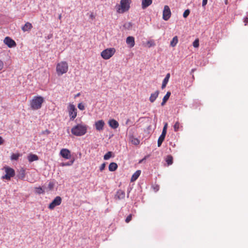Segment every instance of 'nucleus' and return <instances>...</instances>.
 <instances>
[{"mask_svg": "<svg viewBox=\"0 0 248 248\" xmlns=\"http://www.w3.org/2000/svg\"><path fill=\"white\" fill-rule=\"evenodd\" d=\"M88 126L83 124H79L73 126L71 129V133L76 136H81L87 133Z\"/></svg>", "mask_w": 248, "mask_h": 248, "instance_id": "1", "label": "nucleus"}, {"mask_svg": "<svg viewBox=\"0 0 248 248\" xmlns=\"http://www.w3.org/2000/svg\"><path fill=\"white\" fill-rule=\"evenodd\" d=\"M44 102V99L41 96L33 97L30 102V106L32 109L37 110L40 109Z\"/></svg>", "mask_w": 248, "mask_h": 248, "instance_id": "2", "label": "nucleus"}, {"mask_svg": "<svg viewBox=\"0 0 248 248\" xmlns=\"http://www.w3.org/2000/svg\"><path fill=\"white\" fill-rule=\"evenodd\" d=\"M131 2V0H121L120 5L117 6V12L122 14L128 11Z\"/></svg>", "mask_w": 248, "mask_h": 248, "instance_id": "3", "label": "nucleus"}, {"mask_svg": "<svg viewBox=\"0 0 248 248\" xmlns=\"http://www.w3.org/2000/svg\"><path fill=\"white\" fill-rule=\"evenodd\" d=\"M68 70V63L66 62H61L56 66V72L58 76L66 73Z\"/></svg>", "mask_w": 248, "mask_h": 248, "instance_id": "4", "label": "nucleus"}, {"mask_svg": "<svg viewBox=\"0 0 248 248\" xmlns=\"http://www.w3.org/2000/svg\"><path fill=\"white\" fill-rule=\"evenodd\" d=\"M116 50L113 47L107 48L101 53V57L105 60L110 58L115 53Z\"/></svg>", "mask_w": 248, "mask_h": 248, "instance_id": "5", "label": "nucleus"}, {"mask_svg": "<svg viewBox=\"0 0 248 248\" xmlns=\"http://www.w3.org/2000/svg\"><path fill=\"white\" fill-rule=\"evenodd\" d=\"M68 111L71 120H73L77 116V109L73 104H70L68 106Z\"/></svg>", "mask_w": 248, "mask_h": 248, "instance_id": "6", "label": "nucleus"}, {"mask_svg": "<svg viewBox=\"0 0 248 248\" xmlns=\"http://www.w3.org/2000/svg\"><path fill=\"white\" fill-rule=\"evenodd\" d=\"M4 169L6 174L2 177V179L9 180L11 177L15 176V170L13 169L8 167H5Z\"/></svg>", "mask_w": 248, "mask_h": 248, "instance_id": "7", "label": "nucleus"}, {"mask_svg": "<svg viewBox=\"0 0 248 248\" xmlns=\"http://www.w3.org/2000/svg\"><path fill=\"white\" fill-rule=\"evenodd\" d=\"M62 199L61 197L57 196L49 204L48 208L50 210H53L57 206L60 205L62 203Z\"/></svg>", "mask_w": 248, "mask_h": 248, "instance_id": "8", "label": "nucleus"}, {"mask_svg": "<svg viewBox=\"0 0 248 248\" xmlns=\"http://www.w3.org/2000/svg\"><path fill=\"white\" fill-rule=\"evenodd\" d=\"M171 16V11L170 7L168 5H165L163 11V19L167 21Z\"/></svg>", "mask_w": 248, "mask_h": 248, "instance_id": "9", "label": "nucleus"}, {"mask_svg": "<svg viewBox=\"0 0 248 248\" xmlns=\"http://www.w3.org/2000/svg\"><path fill=\"white\" fill-rule=\"evenodd\" d=\"M3 42L10 48L15 47L16 45L15 41L9 37H6L3 40Z\"/></svg>", "mask_w": 248, "mask_h": 248, "instance_id": "10", "label": "nucleus"}, {"mask_svg": "<svg viewBox=\"0 0 248 248\" xmlns=\"http://www.w3.org/2000/svg\"><path fill=\"white\" fill-rule=\"evenodd\" d=\"M60 155L65 159H70L71 157L70 151L67 149H62L60 151Z\"/></svg>", "mask_w": 248, "mask_h": 248, "instance_id": "11", "label": "nucleus"}, {"mask_svg": "<svg viewBox=\"0 0 248 248\" xmlns=\"http://www.w3.org/2000/svg\"><path fill=\"white\" fill-rule=\"evenodd\" d=\"M105 125V122L103 120H101L96 121L95 123V127L96 130L100 131L103 130Z\"/></svg>", "mask_w": 248, "mask_h": 248, "instance_id": "12", "label": "nucleus"}, {"mask_svg": "<svg viewBox=\"0 0 248 248\" xmlns=\"http://www.w3.org/2000/svg\"><path fill=\"white\" fill-rule=\"evenodd\" d=\"M126 43L130 48L134 47L135 45L134 37L133 36H128L126 39Z\"/></svg>", "mask_w": 248, "mask_h": 248, "instance_id": "13", "label": "nucleus"}, {"mask_svg": "<svg viewBox=\"0 0 248 248\" xmlns=\"http://www.w3.org/2000/svg\"><path fill=\"white\" fill-rule=\"evenodd\" d=\"M108 124L113 129H116L119 126L118 122L114 119L110 120L108 121Z\"/></svg>", "mask_w": 248, "mask_h": 248, "instance_id": "14", "label": "nucleus"}, {"mask_svg": "<svg viewBox=\"0 0 248 248\" xmlns=\"http://www.w3.org/2000/svg\"><path fill=\"white\" fill-rule=\"evenodd\" d=\"M115 197L119 200L124 199L125 197L124 191L121 189L118 190Z\"/></svg>", "mask_w": 248, "mask_h": 248, "instance_id": "15", "label": "nucleus"}, {"mask_svg": "<svg viewBox=\"0 0 248 248\" xmlns=\"http://www.w3.org/2000/svg\"><path fill=\"white\" fill-rule=\"evenodd\" d=\"M152 3V0H142L141 6L143 9H146Z\"/></svg>", "mask_w": 248, "mask_h": 248, "instance_id": "16", "label": "nucleus"}, {"mask_svg": "<svg viewBox=\"0 0 248 248\" xmlns=\"http://www.w3.org/2000/svg\"><path fill=\"white\" fill-rule=\"evenodd\" d=\"M159 93L158 91H156L155 93H152L149 98L150 101L152 103L154 102L158 97Z\"/></svg>", "mask_w": 248, "mask_h": 248, "instance_id": "17", "label": "nucleus"}, {"mask_svg": "<svg viewBox=\"0 0 248 248\" xmlns=\"http://www.w3.org/2000/svg\"><path fill=\"white\" fill-rule=\"evenodd\" d=\"M32 28V26L30 22H26L24 26L22 27V30L23 31H30Z\"/></svg>", "mask_w": 248, "mask_h": 248, "instance_id": "18", "label": "nucleus"}, {"mask_svg": "<svg viewBox=\"0 0 248 248\" xmlns=\"http://www.w3.org/2000/svg\"><path fill=\"white\" fill-rule=\"evenodd\" d=\"M170 78V74L168 73L166 75V77L163 80L162 84V86H161L162 89H164L166 87V86Z\"/></svg>", "mask_w": 248, "mask_h": 248, "instance_id": "19", "label": "nucleus"}, {"mask_svg": "<svg viewBox=\"0 0 248 248\" xmlns=\"http://www.w3.org/2000/svg\"><path fill=\"white\" fill-rule=\"evenodd\" d=\"M28 159L30 162H31L34 161L38 160L39 158L37 155L31 154L28 156Z\"/></svg>", "mask_w": 248, "mask_h": 248, "instance_id": "20", "label": "nucleus"}, {"mask_svg": "<svg viewBox=\"0 0 248 248\" xmlns=\"http://www.w3.org/2000/svg\"><path fill=\"white\" fill-rule=\"evenodd\" d=\"M118 165L116 163H110L108 166V170L110 171H114L117 170Z\"/></svg>", "mask_w": 248, "mask_h": 248, "instance_id": "21", "label": "nucleus"}, {"mask_svg": "<svg viewBox=\"0 0 248 248\" xmlns=\"http://www.w3.org/2000/svg\"><path fill=\"white\" fill-rule=\"evenodd\" d=\"M140 170H137L132 176L131 181L132 182L136 181L140 174Z\"/></svg>", "mask_w": 248, "mask_h": 248, "instance_id": "22", "label": "nucleus"}, {"mask_svg": "<svg viewBox=\"0 0 248 248\" xmlns=\"http://www.w3.org/2000/svg\"><path fill=\"white\" fill-rule=\"evenodd\" d=\"M171 94V93L170 92H168L166 95L164 96L163 98L162 102L161 103V106H164L166 102L169 99L170 95Z\"/></svg>", "mask_w": 248, "mask_h": 248, "instance_id": "23", "label": "nucleus"}, {"mask_svg": "<svg viewBox=\"0 0 248 248\" xmlns=\"http://www.w3.org/2000/svg\"><path fill=\"white\" fill-rule=\"evenodd\" d=\"M178 42V39L177 36H174L172 40L170 41V45L172 47H174L176 46Z\"/></svg>", "mask_w": 248, "mask_h": 248, "instance_id": "24", "label": "nucleus"}, {"mask_svg": "<svg viewBox=\"0 0 248 248\" xmlns=\"http://www.w3.org/2000/svg\"><path fill=\"white\" fill-rule=\"evenodd\" d=\"M166 161L168 165H170L173 163V157L171 155L167 156L166 158Z\"/></svg>", "mask_w": 248, "mask_h": 248, "instance_id": "25", "label": "nucleus"}, {"mask_svg": "<svg viewBox=\"0 0 248 248\" xmlns=\"http://www.w3.org/2000/svg\"><path fill=\"white\" fill-rule=\"evenodd\" d=\"M20 156H21V155L19 153L12 154L11 156V159L12 160H17L18 159V158Z\"/></svg>", "mask_w": 248, "mask_h": 248, "instance_id": "26", "label": "nucleus"}, {"mask_svg": "<svg viewBox=\"0 0 248 248\" xmlns=\"http://www.w3.org/2000/svg\"><path fill=\"white\" fill-rule=\"evenodd\" d=\"M165 137L163 136V135H160L157 141V146L158 147H160L163 141L164 140Z\"/></svg>", "mask_w": 248, "mask_h": 248, "instance_id": "27", "label": "nucleus"}, {"mask_svg": "<svg viewBox=\"0 0 248 248\" xmlns=\"http://www.w3.org/2000/svg\"><path fill=\"white\" fill-rule=\"evenodd\" d=\"M25 170H23L20 171L19 175H18V177L19 179L23 180L25 178Z\"/></svg>", "mask_w": 248, "mask_h": 248, "instance_id": "28", "label": "nucleus"}, {"mask_svg": "<svg viewBox=\"0 0 248 248\" xmlns=\"http://www.w3.org/2000/svg\"><path fill=\"white\" fill-rule=\"evenodd\" d=\"M131 141L132 144H133L135 145H139L140 142V140L137 138H133L131 139Z\"/></svg>", "mask_w": 248, "mask_h": 248, "instance_id": "29", "label": "nucleus"}, {"mask_svg": "<svg viewBox=\"0 0 248 248\" xmlns=\"http://www.w3.org/2000/svg\"><path fill=\"white\" fill-rule=\"evenodd\" d=\"M180 124L179 123V122H176L173 125L174 130L175 132L178 131L180 128Z\"/></svg>", "mask_w": 248, "mask_h": 248, "instance_id": "30", "label": "nucleus"}, {"mask_svg": "<svg viewBox=\"0 0 248 248\" xmlns=\"http://www.w3.org/2000/svg\"><path fill=\"white\" fill-rule=\"evenodd\" d=\"M35 192L39 194H43L45 192L44 190L41 187L35 188Z\"/></svg>", "mask_w": 248, "mask_h": 248, "instance_id": "31", "label": "nucleus"}, {"mask_svg": "<svg viewBox=\"0 0 248 248\" xmlns=\"http://www.w3.org/2000/svg\"><path fill=\"white\" fill-rule=\"evenodd\" d=\"M112 155L111 152H108L106 154H105L104 156V159L105 160H108L110 158Z\"/></svg>", "mask_w": 248, "mask_h": 248, "instance_id": "32", "label": "nucleus"}, {"mask_svg": "<svg viewBox=\"0 0 248 248\" xmlns=\"http://www.w3.org/2000/svg\"><path fill=\"white\" fill-rule=\"evenodd\" d=\"M132 26V24L131 22L126 23L124 25V27L127 29H131Z\"/></svg>", "mask_w": 248, "mask_h": 248, "instance_id": "33", "label": "nucleus"}, {"mask_svg": "<svg viewBox=\"0 0 248 248\" xmlns=\"http://www.w3.org/2000/svg\"><path fill=\"white\" fill-rule=\"evenodd\" d=\"M193 46L194 47H198L199 46V41L198 39H196L193 43Z\"/></svg>", "mask_w": 248, "mask_h": 248, "instance_id": "34", "label": "nucleus"}, {"mask_svg": "<svg viewBox=\"0 0 248 248\" xmlns=\"http://www.w3.org/2000/svg\"><path fill=\"white\" fill-rule=\"evenodd\" d=\"M132 214H130L127 217L125 220L126 223H128L132 220Z\"/></svg>", "mask_w": 248, "mask_h": 248, "instance_id": "35", "label": "nucleus"}, {"mask_svg": "<svg viewBox=\"0 0 248 248\" xmlns=\"http://www.w3.org/2000/svg\"><path fill=\"white\" fill-rule=\"evenodd\" d=\"M190 11L189 9H187L185 11L184 13H183V17L184 18H186L189 15Z\"/></svg>", "mask_w": 248, "mask_h": 248, "instance_id": "36", "label": "nucleus"}, {"mask_svg": "<svg viewBox=\"0 0 248 248\" xmlns=\"http://www.w3.org/2000/svg\"><path fill=\"white\" fill-rule=\"evenodd\" d=\"M78 107L80 110H83L85 109L84 105L82 103H79L78 104Z\"/></svg>", "mask_w": 248, "mask_h": 248, "instance_id": "37", "label": "nucleus"}, {"mask_svg": "<svg viewBox=\"0 0 248 248\" xmlns=\"http://www.w3.org/2000/svg\"><path fill=\"white\" fill-rule=\"evenodd\" d=\"M74 160L70 161V162H68V163H62L61 164V166H70V165H71L72 164H73V163H74Z\"/></svg>", "mask_w": 248, "mask_h": 248, "instance_id": "38", "label": "nucleus"}, {"mask_svg": "<svg viewBox=\"0 0 248 248\" xmlns=\"http://www.w3.org/2000/svg\"><path fill=\"white\" fill-rule=\"evenodd\" d=\"M147 44L149 45V47H151L155 45V44L153 41H148Z\"/></svg>", "mask_w": 248, "mask_h": 248, "instance_id": "39", "label": "nucleus"}, {"mask_svg": "<svg viewBox=\"0 0 248 248\" xmlns=\"http://www.w3.org/2000/svg\"><path fill=\"white\" fill-rule=\"evenodd\" d=\"M54 187V184L52 182H50L48 185V188L49 190H52Z\"/></svg>", "mask_w": 248, "mask_h": 248, "instance_id": "40", "label": "nucleus"}, {"mask_svg": "<svg viewBox=\"0 0 248 248\" xmlns=\"http://www.w3.org/2000/svg\"><path fill=\"white\" fill-rule=\"evenodd\" d=\"M105 167H106V163H103L100 167L99 168V170L101 171H103L105 168Z\"/></svg>", "mask_w": 248, "mask_h": 248, "instance_id": "41", "label": "nucleus"}, {"mask_svg": "<svg viewBox=\"0 0 248 248\" xmlns=\"http://www.w3.org/2000/svg\"><path fill=\"white\" fill-rule=\"evenodd\" d=\"M4 67L3 62L0 60V71L2 70Z\"/></svg>", "mask_w": 248, "mask_h": 248, "instance_id": "42", "label": "nucleus"}, {"mask_svg": "<svg viewBox=\"0 0 248 248\" xmlns=\"http://www.w3.org/2000/svg\"><path fill=\"white\" fill-rule=\"evenodd\" d=\"M208 0H202V6L204 7L207 3Z\"/></svg>", "mask_w": 248, "mask_h": 248, "instance_id": "43", "label": "nucleus"}, {"mask_svg": "<svg viewBox=\"0 0 248 248\" xmlns=\"http://www.w3.org/2000/svg\"><path fill=\"white\" fill-rule=\"evenodd\" d=\"M166 133H167V130L163 129V130H162V133H161V135H163V136L165 137L166 135Z\"/></svg>", "mask_w": 248, "mask_h": 248, "instance_id": "44", "label": "nucleus"}, {"mask_svg": "<svg viewBox=\"0 0 248 248\" xmlns=\"http://www.w3.org/2000/svg\"><path fill=\"white\" fill-rule=\"evenodd\" d=\"M4 142V140L0 136V145L2 144Z\"/></svg>", "mask_w": 248, "mask_h": 248, "instance_id": "45", "label": "nucleus"}, {"mask_svg": "<svg viewBox=\"0 0 248 248\" xmlns=\"http://www.w3.org/2000/svg\"><path fill=\"white\" fill-rule=\"evenodd\" d=\"M167 126H168V124L166 123H165V124H164V126L163 127V129H167Z\"/></svg>", "mask_w": 248, "mask_h": 248, "instance_id": "46", "label": "nucleus"}, {"mask_svg": "<svg viewBox=\"0 0 248 248\" xmlns=\"http://www.w3.org/2000/svg\"><path fill=\"white\" fill-rule=\"evenodd\" d=\"M244 22L246 23L245 25H246L247 23L248 22V17L246 18Z\"/></svg>", "mask_w": 248, "mask_h": 248, "instance_id": "47", "label": "nucleus"}, {"mask_svg": "<svg viewBox=\"0 0 248 248\" xmlns=\"http://www.w3.org/2000/svg\"><path fill=\"white\" fill-rule=\"evenodd\" d=\"M90 17H91V18H93H93H94V16L93 15V14H92L90 15Z\"/></svg>", "mask_w": 248, "mask_h": 248, "instance_id": "48", "label": "nucleus"}, {"mask_svg": "<svg viewBox=\"0 0 248 248\" xmlns=\"http://www.w3.org/2000/svg\"><path fill=\"white\" fill-rule=\"evenodd\" d=\"M62 18V15H60L59 16V19H61Z\"/></svg>", "mask_w": 248, "mask_h": 248, "instance_id": "49", "label": "nucleus"}]
</instances>
